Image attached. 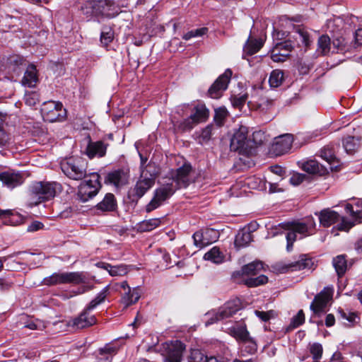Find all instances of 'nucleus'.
<instances>
[{
	"instance_id": "f257e3e1",
	"label": "nucleus",
	"mask_w": 362,
	"mask_h": 362,
	"mask_svg": "<svg viewBox=\"0 0 362 362\" xmlns=\"http://www.w3.org/2000/svg\"><path fill=\"white\" fill-rule=\"evenodd\" d=\"M64 174L69 179L81 180L87 176V163L80 157H70L60 162Z\"/></svg>"
},
{
	"instance_id": "f03ea898",
	"label": "nucleus",
	"mask_w": 362,
	"mask_h": 362,
	"mask_svg": "<svg viewBox=\"0 0 362 362\" xmlns=\"http://www.w3.org/2000/svg\"><path fill=\"white\" fill-rule=\"evenodd\" d=\"M56 194V183L49 182H35L29 188L30 204L37 205L41 202L52 199Z\"/></svg>"
},
{
	"instance_id": "7ed1b4c3",
	"label": "nucleus",
	"mask_w": 362,
	"mask_h": 362,
	"mask_svg": "<svg viewBox=\"0 0 362 362\" xmlns=\"http://www.w3.org/2000/svg\"><path fill=\"white\" fill-rule=\"evenodd\" d=\"M241 308V303L238 298H235L226 302L217 310H212L206 314V326L218 321L230 317L235 314Z\"/></svg>"
},
{
	"instance_id": "20e7f679",
	"label": "nucleus",
	"mask_w": 362,
	"mask_h": 362,
	"mask_svg": "<svg viewBox=\"0 0 362 362\" xmlns=\"http://www.w3.org/2000/svg\"><path fill=\"white\" fill-rule=\"evenodd\" d=\"M100 175L98 173H92L89 178L82 182L78 186L77 195L81 201L86 202L94 197L101 188Z\"/></svg>"
},
{
	"instance_id": "39448f33",
	"label": "nucleus",
	"mask_w": 362,
	"mask_h": 362,
	"mask_svg": "<svg viewBox=\"0 0 362 362\" xmlns=\"http://www.w3.org/2000/svg\"><path fill=\"white\" fill-rule=\"evenodd\" d=\"M227 332L237 341L247 345L246 351L253 354L257 351V345L255 340L250 337L247 327L244 323H236L228 328Z\"/></svg>"
},
{
	"instance_id": "423d86ee",
	"label": "nucleus",
	"mask_w": 362,
	"mask_h": 362,
	"mask_svg": "<svg viewBox=\"0 0 362 362\" xmlns=\"http://www.w3.org/2000/svg\"><path fill=\"white\" fill-rule=\"evenodd\" d=\"M41 115L45 121L49 122H60L66 117V110L60 102L52 100L43 103Z\"/></svg>"
},
{
	"instance_id": "0eeeda50",
	"label": "nucleus",
	"mask_w": 362,
	"mask_h": 362,
	"mask_svg": "<svg viewBox=\"0 0 362 362\" xmlns=\"http://www.w3.org/2000/svg\"><path fill=\"white\" fill-rule=\"evenodd\" d=\"M44 284L52 286L57 284H79L85 282V276L82 272L54 273L43 281Z\"/></svg>"
},
{
	"instance_id": "6e6552de",
	"label": "nucleus",
	"mask_w": 362,
	"mask_h": 362,
	"mask_svg": "<svg viewBox=\"0 0 362 362\" xmlns=\"http://www.w3.org/2000/svg\"><path fill=\"white\" fill-rule=\"evenodd\" d=\"M319 219L320 224L324 227H329L340 221L338 225V229L340 230H349L355 224L329 209L322 210L319 214Z\"/></svg>"
},
{
	"instance_id": "1a4fd4ad",
	"label": "nucleus",
	"mask_w": 362,
	"mask_h": 362,
	"mask_svg": "<svg viewBox=\"0 0 362 362\" xmlns=\"http://www.w3.org/2000/svg\"><path fill=\"white\" fill-rule=\"evenodd\" d=\"M176 190L173 182L163 185L155 191V194L151 201L146 206V211L150 212L157 209L164 201L171 197Z\"/></svg>"
},
{
	"instance_id": "9d476101",
	"label": "nucleus",
	"mask_w": 362,
	"mask_h": 362,
	"mask_svg": "<svg viewBox=\"0 0 362 362\" xmlns=\"http://www.w3.org/2000/svg\"><path fill=\"white\" fill-rule=\"evenodd\" d=\"M185 346L180 341H171L163 345L165 362H181Z\"/></svg>"
},
{
	"instance_id": "9b49d317",
	"label": "nucleus",
	"mask_w": 362,
	"mask_h": 362,
	"mask_svg": "<svg viewBox=\"0 0 362 362\" xmlns=\"http://www.w3.org/2000/svg\"><path fill=\"white\" fill-rule=\"evenodd\" d=\"M284 230H294L303 237L309 236L315 233V223L313 218H308L304 221H293L283 223L279 225Z\"/></svg>"
},
{
	"instance_id": "f8f14e48",
	"label": "nucleus",
	"mask_w": 362,
	"mask_h": 362,
	"mask_svg": "<svg viewBox=\"0 0 362 362\" xmlns=\"http://www.w3.org/2000/svg\"><path fill=\"white\" fill-rule=\"evenodd\" d=\"M231 76V70L229 69H226L209 88L208 90L209 97L214 99L221 98L223 91L228 88Z\"/></svg>"
},
{
	"instance_id": "ddd939ff",
	"label": "nucleus",
	"mask_w": 362,
	"mask_h": 362,
	"mask_svg": "<svg viewBox=\"0 0 362 362\" xmlns=\"http://www.w3.org/2000/svg\"><path fill=\"white\" fill-rule=\"evenodd\" d=\"M150 167V165H148L144 170H142L140 179L137 181L133 189L134 194L138 198L143 197L155 183V174L150 173L148 176V170L147 168Z\"/></svg>"
},
{
	"instance_id": "4468645a",
	"label": "nucleus",
	"mask_w": 362,
	"mask_h": 362,
	"mask_svg": "<svg viewBox=\"0 0 362 362\" xmlns=\"http://www.w3.org/2000/svg\"><path fill=\"white\" fill-rule=\"evenodd\" d=\"M96 321L95 315L91 314V310H88V308L86 307L78 316L68 321V325L75 329H81L95 325Z\"/></svg>"
},
{
	"instance_id": "2eb2a0df",
	"label": "nucleus",
	"mask_w": 362,
	"mask_h": 362,
	"mask_svg": "<svg viewBox=\"0 0 362 362\" xmlns=\"http://www.w3.org/2000/svg\"><path fill=\"white\" fill-rule=\"evenodd\" d=\"M293 49V45L290 40L276 42L271 50V59L275 62H285Z\"/></svg>"
},
{
	"instance_id": "dca6fc26",
	"label": "nucleus",
	"mask_w": 362,
	"mask_h": 362,
	"mask_svg": "<svg viewBox=\"0 0 362 362\" xmlns=\"http://www.w3.org/2000/svg\"><path fill=\"white\" fill-rule=\"evenodd\" d=\"M332 291L329 288H324L321 292L315 296L313 301L311 303L310 308L317 315L325 311L328 302L332 299Z\"/></svg>"
},
{
	"instance_id": "f3484780",
	"label": "nucleus",
	"mask_w": 362,
	"mask_h": 362,
	"mask_svg": "<svg viewBox=\"0 0 362 362\" xmlns=\"http://www.w3.org/2000/svg\"><path fill=\"white\" fill-rule=\"evenodd\" d=\"M192 238L194 245L202 247L210 245L217 240L218 231L212 228H207L202 231L195 232Z\"/></svg>"
},
{
	"instance_id": "a211bd4d",
	"label": "nucleus",
	"mask_w": 362,
	"mask_h": 362,
	"mask_svg": "<svg viewBox=\"0 0 362 362\" xmlns=\"http://www.w3.org/2000/svg\"><path fill=\"white\" fill-rule=\"evenodd\" d=\"M192 168L189 163H185L181 167L177 169L175 175H173V181L175 182L178 188L187 187L190 182V173Z\"/></svg>"
},
{
	"instance_id": "6ab92c4d",
	"label": "nucleus",
	"mask_w": 362,
	"mask_h": 362,
	"mask_svg": "<svg viewBox=\"0 0 362 362\" xmlns=\"http://www.w3.org/2000/svg\"><path fill=\"white\" fill-rule=\"evenodd\" d=\"M107 143L103 141H89L85 150V154L90 158H103L105 156Z\"/></svg>"
},
{
	"instance_id": "aec40b11",
	"label": "nucleus",
	"mask_w": 362,
	"mask_h": 362,
	"mask_svg": "<svg viewBox=\"0 0 362 362\" xmlns=\"http://www.w3.org/2000/svg\"><path fill=\"white\" fill-rule=\"evenodd\" d=\"M293 141V136L289 134L276 138L275 142L272 145L274 153L276 156H281L287 153L291 148Z\"/></svg>"
},
{
	"instance_id": "412c9836",
	"label": "nucleus",
	"mask_w": 362,
	"mask_h": 362,
	"mask_svg": "<svg viewBox=\"0 0 362 362\" xmlns=\"http://www.w3.org/2000/svg\"><path fill=\"white\" fill-rule=\"evenodd\" d=\"M0 180L7 187L13 189L24 182V177L21 173L5 171L0 173Z\"/></svg>"
},
{
	"instance_id": "4be33fe9",
	"label": "nucleus",
	"mask_w": 362,
	"mask_h": 362,
	"mask_svg": "<svg viewBox=\"0 0 362 362\" xmlns=\"http://www.w3.org/2000/svg\"><path fill=\"white\" fill-rule=\"evenodd\" d=\"M247 127L245 126H241L236 130L230 141V148L235 151L244 149L247 140Z\"/></svg>"
},
{
	"instance_id": "5701e85b",
	"label": "nucleus",
	"mask_w": 362,
	"mask_h": 362,
	"mask_svg": "<svg viewBox=\"0 0 362 362\" xmlns=\"http://www.w3.org/2000/svg\"><path fill=\"white\" fill-rule=\"evenodd\" d=\"M128 182V175L123 170H116L107 174L105 183L119 187Z\"/></svg>"
},
{
	"instance_id": "b1692460",
	"label": "nucleus",
	"mask_w": 362,
	"mask_h": 362,
	"mask_svg": "<svg viewBox=\"0 0 362 362\" xmlns=\"http://www.w3.org/2000/svg\"><path fill=\"white\" fill-rule=\"evenodd\" d=\"M99 17L114 18L120 12V8L111 0H100Z\"/></svg>"
},
{
	"instance_id": "393cba45",
	"label": "nucleus",
	"mask_w": 362,
	"mask_h": 362,
	"mask_svg": "<svg viewBox=\"0 0 362 362\" xmlns=\"http://www.w3.org/2000/svg\"><path fill=\"white\" fill-rule=\"evenodd\" d=\"M100 1V0H86L81 5L80 9L87 17H99L101 13L99 7Z\"/></svg>"
},
{
	"instance_id": "a878e982",
	"label": "nucleus",
	"mask_w": 362,
	"mask_h": 362,
	"mask_svg": "<svg viewBox=\"0 0 362 362\" xmlns=\"http://www.w3.org/2000/svg\"><path fill=\"white\" fill-rule=\"evenodd\" d=\"M117 208V200L112 193L106 194L103 199L96 205V209L102 212L115 211Z\"/></svg>"
},
{
	"instance_id": "bb28decb",
	"label": "nucleus",
	"mask_w": 362,
	"mask_h": 362,
	"mask_svg": "<svg viewBox=\"0 0 362 362\" xmlns=\"http://www.w3.org/2000/svg\"><path fill=\"white\" fill-rule=\"evenodd\" d=\"M252 240L253 238L249 228H244L235 235L234 245L236 249L240 250L247 247Z\"/></svg>"
},
{
	"instance_id": "cd10ccee",
	"label": "nucleus",
	"mask_w": 362,
	"mask_h": 362,
	"mask_svg": "<svg viewBox=\"0 0 362 362\" xmlns=\"http://www.w3.org/2000/svg\"><path fill=\"white\" fill-rule=\"evenodd\" d=\"M320 156L330 165V169L337 167L335 164L339 163L335 155V146L333 144H328L320 151Z\"/></svg>"
},
{
	"instance_id": "c85d7f7f",
	"label": "nucleus",
	"mask_w": 362,
	"mask_h": 362,
	"mask_svg": "<svg viewBox=\"0 0 362 362\" xmlns=\"http://www.w3.org/2000/svg\"><path fill=\"white\" fill-rule=\"evenodd\" d=\"M313 262L310 259L306 258L305 256L302 255L300 259L285 264L282 268V272H287L288 271H297L305 268H310Z\"/></svg>"
},
{
	"instance_id": "c756f323",
	"label": "nucleus",
	"mask_w": 362,
	"mask_h": 362,
	"mask_svg": "<svg viewBox=\"0 0 362 362\" xmlns=\"http://www.w3.org/2000/svg\"><path fill=\"white\" fill-rule=\"evenodd\" d=\"M38 81V78L37 75V69L35 66L33 64H30L28 66L23 78L21 81V83L24 86H28L29 88L35 87Z\"/></svg>"
},
{
	"instance_id": "7c9ffc66",
	"label": "nucleus",
	"mask_w": 362,
	"mask_h": 362,
	"mask_svg": "<svg viewBox=\"0 0 362 362\" xmlns=\"http://www.w3.org/2000/svg\"><path fill=\"white\" fill-rule=\"evenodd\" d=\"M190 116L198 124L207 120L209 116V111L204 103H199L194 106L193 112Z\"/></svg>"
},
{
	"instance_id": "2f4dec72",
	"label": "nucleus",
	"mask_w": 362,
	"mask_h": 362,
	"mask_svg": "<svg viewBox=\"0 0 362 362\" xmlns=\"http://www.w3.org/2000/svg\"><path fill=\"white\" fill-rule=\"evenodd\" d=\"M302 169L308 173L319 174L320 175H322L328 172L326 168L320 165L315 160H310L303 163L302 164Z\"/></svg>"
},
{
	"instance_id": "473e14b6",
	"label": "nucleus",
	"mask_w": 362,
	"mask_h": 362,
	"mask_svg": "<svg viewBox=\"0 0 362 362\" xmlns=\"http://www.w3.org/2000/svg\"><path fill=\"white\" fill-rule=\"evenodd\" d=\"M118 348L113 344H107L104 347L99 349V354L101 356L98 362H111L112 357L108 355H115L117 354Z\"/></svg>"
},
{
	"instance_id": "72a5a7b5",
	"label": "nucleus",
	"mask_w": 362,
	"mask_h": 362,
	"mask_svg": "<svg viewBox=\"0 0 362 362\" xmlns=\"http://www.w3.org/2000/svg\"><path fill=\"white\" fill-rule=\"evenodd\" d=\"M332 264L339 277H341L347 269V262L344 255H340L334 257Z\"/></svg>"
},
{
	"instance_id": "f704fd0d",
	"label": "nucleus",
	"mask_w": 362,
	"mask_h": 362,
	"mask_svg": "<svg viewBox=\"0 0 362 362\" xmlns=\"http://www.w3.org/2000/svg\"><path fill=\"white\" fill-rule=\"evenodd\" d=\"M140 298V294L136 288L129 289V291H125L122 297V303L125 307H128L136 303Z\"/></svg>"
},
{
	"instance_id": "c9c22d12",
	"label": "nucleus",
	"mask_w": 362,
	"mask_h": 362,
	"mask_svg": "<svg viewBox=\"0 0 362 362\" xmlns=\"http://www.w3.org/2000/svg\"><path fill=\"white\" fill-rule=\"evenodd\" d=\"M160 224L161 220L160 218H151L140 222L137 226V228L141 232L151 231L160 226Z\"/></svg>"
},
{
	"instance_id": "e433bc0d",
	"label": "nucleus",
	"mask_w": 362,
	"mask_h": 362,
	"mask_svg": "<svg viewBox=\"0 0 362 362\" xmlns=\"http://www.w3.org/2000/svg\"><path fill=\"white\" fill-rule=\"evenodd\" d=\"M204 258L215 264H221L224 260V255L217 247H214L209 252L205 253Z\"/></svg>"
},
{
	"instance_id": "4c0bfd02",
	"label": "nucleus",
	"mask_w": 362,
	"mask_h": 362,
	"mask_svg": "<svg viewBox=\"0 0 362 362\" xmlns=\"http://www.w3.org/2000/svg\"><path fill=\"white\" fill-rule=\"evenodd\" d=\"M284 81V73L282 70L274 69L269 76V83L272 88H278Z\"/></svg>"
},
{
	"instance_id": "58836bf2",
	"label": "nucleus",
	"mask_w": 362,
	"mask_h": 362,
	"mask_svg": "<svg viewBox=\"0 0 362 362\" xmlns=\"http://www.w3.org/2000/svg\"><path fill=\"white\" fill-rule=\"evenodd\" d=\"M263 42L261 40L248 39L244 46V52L248 55H252L257 53L262 47Z\"/></svg>"
},
{
	"instance_id": "ea45409f",
	"label": "nucleus",
	"mask_w": 362,
	"mask_h": 362,
	"mask_svg": "<svg viewBox=\"0 0 362 362\" xmlns=\"http://www.w3.org/2000/svg\"><path fill=\"white\" fill-rule=\"evenodd\" d=\"M263 269V264L261 262H253L245 265L242 268V273L245 275H257Z\"/></svg>"
},
{
	"instance_id": "a19ab883",
	"label": "nucleus",
	"mask_w": 362,
	"mask_h": 362,
	"mask_svg": "<svg viewBox=\"0 0 362 362\" xmlns=\"http://www.w3.org/2000/svg\"><path fill=\"white\" fill-rule=\"evenodd\" d=\"M305 322V315L303 310H300L298 313L294 315L288 326L286 328V332H289L293 329L297 328Z\"/></svg>"
},
{
	"instance_id": "79ce46f5",
	"label": "nucleus",
	"mask_w": 362,
	"mask_h": 362,
	"mask_svg": "<svg viewBox=\"0 0 362 362\" xmlns=\"http://www.w3.org/2000/svg\"><path fill=\"white\" fill-rule=\"evenodd\" d=\"M115 37L114 30L112 28L105 26L100 34V42L103 46H108Z\"/></svg>"
},
{
	"instance_id": "37998d69",
	"label": "nucleus",
	"mask_w": 362,
	"mask_h": 362,
	"mask_svg": "<svg viewBox=\"0 0 362 362\" xmlns=\"http://www.w3.org/2000/svg\"><path fill=\"white\" fill-rule=\"evenodd\" d=\"M332 52H346L349 51V47L346 39L343 37H336L332 40Z\"/></svg>"
},
{
	"instance_id": "c03bdc74",
	"label": "nucleus",
	"mask_w": 362,
	"mask_h": 362,
	"mask_svg": "<svg viewBox=\"0 0 362 362\" xmlns=\"http://www.w3.org/2000/svg\"><path fill=\"white\" fill-rule=\"evenodd\" d=\"M107 293V288L105 287L86 306V308H88V310H91L92 311L98 305H100L102 303H103L105 301V298H106Z\"/></svg>"
},
{
	"instance_id": "a18cd8bd",
	"label": "nucleus",
	"mask_w": 362,
	"mask_h": 362,
	"mask_svg": "<svg viewBox=\"0 0 362 362\" xmlns=\"http://www.w3.org/2000/svg\"><path fill=\"white\" fill-rule=\"evenodd\" d=\"M197 124L194 121L191 116L187 118L177 122L175 124V127L181 132H188L192 129Z\"/></svg>"
},
{
	"instance_id": "49530a36",
	"label": "nucleus",
	"mask_w": 362,
	"mask_h": 362,
	"mask_svg": "<svg viewBox=\"0 0 362 362\" xmlns=\"http://www.w3.org/2000/svg\"><path fill=\"white\" fill-rule=\"evenodd\" d=\"M318 49L323 54H327L331 49V40L329 36L322 35L318 39Z\"/></svg>"
},
{
	"instance_id": "de8ad7c7",
	"label": "nucleus",
	"mask_w": 362,
	"mask_h": 362,
	"mask_svg": "<svg viewBox=\"0 0 362 362\" xmlns=\"http://www.w3.org/2000/svg\"><path fill=\"white\" fill-rule=\"evenodd\" d=\"M268 281V278L264 275H259L257 277H250L245 280V284L248 287H256L263 285Z\"/></svg>"
},
{
	"instance_id": "09e8293b",
	"label": "nucleus",
	"mask_w": 362,
	"mask_h": 362,
	"mask_svg": "<svg viewBox=\"0 0 362 362\" xmlns=\"http://www.w3.org/2000/svg\"><path fill=\"white\" fill-rule=\"evenodd\" d=\"M310 352L313 356L314 362H318L322 356V346L319 343H313L310 346Z\"/></svg>"
},
{
	"instance_id": "8fccbe9b",
	"label": "nucleus",
	"mask_w": 362,
	"mask_h": 362,
	"mask_svg": "<svg viewBox=\"0 0 362 362\" xmlns=\"http://www.w3.org/2000/svg\"><path fill=\"white\" fill-rule=\"evenodd\" d=\"M207 32L208 28L206 27H203L201 28L188 31L183 35L182 38L185 40H189L192 37L203 36L204 35L206 34Z\"/></svg>"
},
{
	"instance_id": "3c124183",
	"label": "nucleus",
	"mask_w": 362,
	"mask_h": 362,
	"mask_svg": "<svg viewBox=\"0 0 362 362\" xmlns=\"http://www.w3.org/2000/svg\"><path fill=\"white\" fill-rule=\"evenodd\" d=\"M13 143V136L0 127V146H8Z\"/></svg>"
},
{
	"instance_id": "603ef678",
	"label": "nucleus",
	"mask_w": 362,
	"mask_h": 362,
	"mask_svg": "<svg viewBox=\"0 0 362 362\" xmlns=\"http://www.w3.org/2000/svg\"><path fill=\"white\" fill-rule=\"evenodd\" d=\"M343 146L348 153H353L357 148V144L354 136H347L343 140Z\"/></svg>"
},
{
	"instance_id": "864d4df0",
	"label": "nucleus",
	"mask_w": 362,
	"mask_h": 362,
	"mask_svg": "<svg viewBox=\"0 0 362 362\" xmlns=\"http://www.w3.org/2000/svg\"><path fill=\"white\" fill-rule=\"evenodd\" d=\"M40 102V95L35 91L25 93V103L26 105L33 107Z\"/></svg>"
},
{
	"instance_id": "5fc2aeb1",
	"label": "nucleus",
	"mask_w": 362,
	"mask_h": 362,
	"mask_svg": "<svg viewBox=\"0 0 362 362\" xmlns=\"http://www.w3.org/2000/svg\"><path fill=\"white\" fill-rule=\"evenodd\" d=\"M128 272L127 267L125 265L112 266L110 264L108 273L110 275L114 276H123Z\"/></svg>"
},
{
	"instance_id": "6e6d98bb",
	"label": "nucleus",
	"mask_w": 362,
	"mask_h": 362,
	"mask_svg": "<svg viewBox=\"0 0 362 362\" xmlns=\"http://www.w3.org/2000/svg\"><path fill=\"white\" fill-rule=\"evenodd\" d=\"M339 313L343 319L346 320L351 325H354L356 323V320H360L359 316L356 313L345 312L342 310H339Z\"/></svg>"
},
{
	"instance_id": "4d7b16f0",
	"label": "nucleus",
	"mask_w": 362,
	"mask_h": 362,
	"mask_svg": "<svg viewBox=\"0 0 362 362\" xmlns=\"http://www.w3.org/2000/svg\"><path fill=\"white\" fill-rule=\"evenodd\" d=\"M212 126L208 125L204 129H203L199 134V143L204 144L209 141L212 135Z\"/></svg>"
},
{
	"instance_id": "13d9d810",
	"label": "nucleus",
	"mask_w": 362,
	"mask_h": 362,
	"mask_svg": "<svg viewBox=\"0 0 362 362\" xmlns=\"http://www.w3.org/2000/svg\"><path fill=\"white\" fill-rule=\"evenodd\" d=\"M228 112L225 108H218L215 110L214 121L218 126L223 124L224 119L226 118Z\"/></svg>"
},
{
	"instance_id": "bf43d9fd",
	"label": "nucleus",
	"mask_w": 362,
	"mask_h": 362,
	"mask_svg": "<svg viewBox=\"0 0 362 362\" xmlns=\"http://www.w3.org/2000/svg\"><path fill=\"white\" fill-rule=\"evenodd\" d=\"M206 356L199 350H193L190 354L188 362H205Z\"/></svg>"
},
{
	"instance_id": "052dcab7",
	"label": "nucleus",
	"mask_w": 362,
	"mask_h": 362,
	"mask_svg": "<svg viewBox=\"0 0 362 362\" xmlns=\"http://www.w3.org/2000/svg\"><path fill=\"white\" fill-rule=\"evenodd\" d=\"M288 233H286V238L287 241L286 249L288 251H291L293 248V245L294 242L297 239L296 232L294 230H286Z\"/></svg>"
},
{
	"instance_id": "680f3d73",
	"label": "nucleus",
	"mask_w": 362,
	"mask_h": 362,
	"mask_svg": "<svg viewBox=\"0 0 362 362\" xmlns=\"http://www.w3.org/2000/svg\"><path fill=\"white\" fill-rule=\"evenodd\" d=\"M255 315L264 322L268 321L271 317L274 316V311L269 310L267 312L264 311H255Z\"/></svg>"
},
{
	"instance_id": "e2e57ef3",
	"label": "nucleus",
	"mask_w": 362,
	"mask_h": 362,
	"mask_svg": "<svg viewBox=\"0 0 362 362\" xmlns=\"http://www.w3.org/2000/svg\"><path fill=\"white\" fill-rule=\"evenodd\" d=\"M246 98L247 97L245 95H242L239 97L235 96L232 99V104L234 107H240L245 103Z\"/></svg>"
},
{
	"instance_id": "0e129e2a",
	"label": "nucleus",
	"mask_w": 362,
	"mask_h": 362,
	"mask_svg": "<svg viewBox=\"0 0 362 362\" xmlns=\"http://www.w3.org/2000/svg\"><path fill=\"white\" fill-rule=\"evenodd\" d=\"M298 34L300 37V41L305 46H308L310 44V39L308 33L303 30H298Z\"/></svg>"
},
{
	"instance_id": "69168bd1",
	"label": "nucleus",
	"mask_w": 362,
	"mask_h": 362,
	"mask_svg": "<svg viewBox=\"0 0 362 362\" xmlns=\"http://www.w3.org/2000/svg\"><path fill=\"white\" fill-rule=\"evenodd\" d=\"M44 226L43 223L40 221H33L30 223V225L28 227V231L29 232H35L37 231L41 228H42Z\"/></svg>"
},
{
	"instance_id": "338daca9",
	"label": "nucleus",
	"mask_w": 362,
	"mask_h": 362,
	"mask_svg": "<svg viewBox=\"0 0 362 362\" xmlns=\"http://www.w3.org/2000/svg\"><path fill=\"white\" fill-rule=\"evenodd\" d=\"M304 179V175L300 174H297L291 177L290 181L294 185H298L300 184Z\"/></svg>"
},
{
	"instance_id": "774afa93",
	"label": "nucleus",
	"mask_w": 362,
	"mask_h": 362,
	"mask_svg": "<svg viewBox=\"0 0 362 362\" xmlns=\"http://www.w3.org/2000/svg\"><path fill=\"white\" fill-rule=\"evenodd\" d=\"M354 39L356 45H362V28H358L356 30Z\"/></svg>"
}]
</instances>
